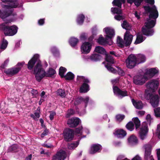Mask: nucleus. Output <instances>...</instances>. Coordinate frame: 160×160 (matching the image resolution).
<instances>
[{"label":"nucleus","instance_id":"obj_1","mask_svg":"<svg viewBox=\"0 0 160 160\" xmlns=\"http://www.w3.org/2000/svg\"><path fill=\"white\" fill-rule=\"evenodd\" d=\"M143 8L145 10V13L148 15L149 19H147L145 26L147 28H152L155 25L156 19L158 17V12L155 6L150 7L148 5L143 6Z\"/></svg>","mask_w":160,"mask_h":160},{"label":"nucleus","instance_id":"obj_57","mask_svg":"<svg viewBox=\"0 0 160 160\" xmlns=\"http://www.w3.org/2000/svg\"><path fill=\"white\" fill-rule=\"evenodd\" d=\"M144 1L146 3L152 6L151 7L153 6H155L154 5L155 3L154 0H144ZM150 7H151L150 6Z\"/></svg>","mask_w":160,"mask_h":160},{"label":"nucleus","instance_id":"obj_13","mask_svg":"<svg viewBox=\"0 0 160 160\" xmlns=\"http://www.w3.org/2000/svg\"><path fill=\"white\" fill-rule=\"evenodd\" d=\"M92 47V44L89 42L83 43L81 47L82 52L85 54L89 53Z\"/></svg>","mask_w":160,"mask_h":160},{"label":"nucleus","instance_id":"obj_35","mask_svg":"<svg viewBox=\"0 0 160 160\" xmlns=\"http://www.w3.org/2000/svg\"><path fill=\"white\" fill-rule=\"evenodd\" d=\"M79 144V140L76 141L72 143H69L68 144V148L69 149H74Z\"/></svg>","mask_w":160,"mask_h":160},{"label":"nucleus","instance_id":"obj_6","mask_svg":"<svg viewBox=\"0 0 160 160\" xmlns=\"http://www.w3.org/2000/svg\"><path fill=\"white\" fill-rule=\"evenodd\" d=\"M25 64V62H18L16 67L9 68L4 71V72L8 76L12 77L17 74L21 70V68Z\"/></svg>","mask_w":160,"mask_h":160},{"label":"nucleus","instance_id":"obj_22","mask_svg":"<svg viewBox=\"0 0 160 160\" xmlns=\"http://www.w3.org/2000/svg\"><path fill=\"white\" fill-rule=\"evenodd\" d=\"M105 32L106 34V37L110 39H111L115 35V31L113 29L109 27L104 28Z\"/></svg>","mask_w":160,"mask_h":160},{"label":"nucleus","instance_id":"obj_48","mask_svg":"<svg viewBox=\"0 0 160 160\" xmlns=\"http://www.w3.org/2000/svg\"><path fill=\"white\" fill-rule=\"evenodd\" d=\"M98 42L100 45H103L107 42V39L104 38L103 37H99L98 39Z\"/></svg>","mask_w":160,"mask_h":160},{"label":"nucleus","instance_id":"obj_26","mask_svg":"<svg viewBox=\"0 0 160 160\" xmlns=\"http://www.w3.org/2000/svg\"><path fill=\"white\" fill-rule=\"evenodd\" d=\"M89 89V86L88 84L83 83L80 88L79 92L81 93H85L88 91Z\"/></svg>","mask_w":160,"mask_h":160},{"label":"nucleus","instance_id":"obj_21","mask_svg":"<svg viewBox=\"0 0 160 160\" xmlns=\"http://www.w3.org/2000/svg\"><path fill=\"white\" fill-rule=\"evenodd\" d=\"M102 149V146L99 144L92 145L90 153L91 154H94L97 152H100Z\"/></svg>","mask_w":160,"mask_h":160},{"label":"nucleus","instance_id":"obj_3","mask_svg":"<svg viewBox=\"0 0 160 160\" xmlns=\"http://www.w3.org/2000/svg\"><path fill=\"white\" fill-rule=\"evenodd\" d=\"M18 28L15 25L9 26L4 23L0 24V30L3 32L5 36L14 35L17 33Z\"/></svg>","mask_w":160,"mask_h":160},{"label":"nucleus","instance_id":"obj_37","mask_svg":"<svg viewBox=\"0 0 160 160\" xmlns=\"http://www.w3.org/2000/svg\"><path fill=\"white\" fill-rule=\"evenodd\" d=\"M18 146L16 144H13L10 146L7 150L8 152H16L18 151Z\"/></svg>","mask_w":160,"mask_h":160},{"label":"nucleus","instance_id":"obj_40","mask_svg":"<svg viewBox=\"0 0 160 160\" xmlns=\"http://www.w3.org/2000/svg\"><path fill=\"white\" fill-rule=\"evenodd\" d=\"M85 17L83 14L79 15L77 19V22L79 25H82L84 20Z\"/></svg>","mask_w":160,"mask_h":160},{"label":"nucleus","instance_id":"obj_10","mask_svg":"<svg viewBox=\"0 0 160 160\" xmlns=\"http://www.w3.org/2000/svg\"><path fill=\"white\" fill-rule=\"evenodd\" d=\"M39 56L38 54H35L28 61L27 64H26L28 69L29 70H32L34 69L35 67V64L38 63L39 61H41L39 59Z\"/></svg>","mask_w":160,"mask_h":160},{"label":"nucleus","instance_id":"obj_58","mask_svg":"<svg viewBox=\"0 0 160 160\" xmlns=\"http://www.w3.org/2000/svg\"><path fill=\"white\" fill-rule=\"evenodd\" d=\"M9 62V60L7 59L5 60L4 62V63L2 64L0 67L4 69L5 68V67H6L8 62Z\"/></svg>","mask_w":160,"mask_h":160},{"label":"nucleus","instance_id":"obj_7","mask_svg":"<svg viewBox=\"0 0 160 160\" xmlns=\"http://www.w3.org/2000/svg\"><path fill=\"white\" fill-rule=\"evenodd\" d=\"M139 129L138 137L142 140H144L147 138L149 130L147 123L146 122H143Z\"/></svg>","mask_w":160,"mask_h":160},{"label":"nucleus","instance_id":"obj_55","mask_svg":"<svg viewBox=\"0 0 160 160\" xmlns=\"http://www.w3.org/2000/svg\"><path fill=\"white\" fill-rule=\"evenodd\" d=\"M79 78L81 79H83V83H85V84H88V83H89L90 81L87 78H85V77L82 76H78L77 77V80L79 79Z\"/></svg>","mask_w":160,"mask_h":160},{"label":"nucleus","instance_id":"obj_11","mask_svg":"<svg viewBox=\"0 0 160 160\" xmlns=\"http://www.w3.org/2000/svg\"><path fill=\"white\" fill-rule=\"evenodd\" d=\"M143 147L145 149L144 159L145 160H148V159H151L153 158L151 155L152 149V146L149 144H145Z\"/></svg>","mask_w":160,"mask_h":160},{"label":"nucleus","instance_id":"obj_23","mask_svg":"<svg viewBox=\"0 0 160 160\" xmlns=\"http://www.w3.org/2000/svg\"><path fill=\"white\" fill-rule=\"evenodd\" d=\"M117 137L119 138H123L126 136L127 133L126 132L122 129H118L114 132Z\"/></svg>","mask_w":160,"mask_h":160},{"label":"nucleus","instance_id":"obj_8","mask_svg":"<svg viewBox=\"0 0 160 160\" xmlns=\"http://www.w3.org/2000/svg\"><path fill=\"white\" fill-rule=\"evenodd\" d=\"M137 63L136 56L133 54L129 55L126 60V65L128 68H133L136 66Z\"/></svg>","mask_w":160,"mask_h":160},{"label":"nucleus","instance_id":"obj_38","mask_svg":"<svg viewBox=\"0 0 160 160\" xmlns=\"http://www.w3.org/2000/svg\"><path fill=\"white\" fill-rule=\"evenodd\" d=\"M133 122L136 130V131L138 130L141 126L140 120L138 117H136L134 118Z\"/></svg>","mask_w":160,"mask_h":160},{"label":"nucleus","instance_id":"obj_44","mask_svg":"<svg viewBox=\"0 0 160 160\" xmlns=\"http://www.w3.org/2000/svg\"><path fill=\"white\" fill-rule=\"evenodd\" d=\"M105 67L109 72L113 73L116 72L117 70L114 68L112 67V65L110 64L107 63L105 65Z\"/></svg>","mask_w":160,"mask_h":160},{"label":"nucleus","instance_id":"obj_9","mask_svg":"<svg viewBox=\"0 0 160 160\" xmlns=\"http://www.w3.org/2000/svg\"><path fill=\"white\" fill-rule=\"evenodd\" d=\"M74 134V132L73 129L68 128L64 130L63 137L66 141L69 142L73 139Z\"/></svg>","mask_w":160,"mask_h":160},{"label":"nucleus","instance_id":"obj_28","mask_svg":"<svg viewBox=\"0 0 160 160\" xmlns=\"http://www.w3.org/2000/svg\"><path fill=\"white\" fill-rule=\"evenodd\" d=\"M132 102L134 106L137 109H141L143 107V104L141 101L136 102L133 98L132 99Z\"/></svg>","mask_w":160,"mask_h":160},{"label":"nucleus","instance_id":"obj_14","mask_svg":"<svg viewBox=\"0 0 160 160\" xmlns=\"http://www.w3.org/2000/svg\"><path fill=\"white\" fill-rule=\"evenodd\" d=\"M113 90L115 94L118 95L121 98L128 96L127 91L126 90L122 91L117 86H113Z\"/></svg>","mask_w":160,"mask_h":160},{"label":"nucleus","instance_id":"obj_42","mask_svg":"<svg viewBox=\"0 0 160 160\" xmlns=\"http://www.w3.org/2000/svg\"><path fill=\"white\" fill-rule=\"evenodd\" d=\"M105 55H106L105 59L107 62L112 64L114 63L115 61L113 59V57L109 54H106Z\"/></svg>","mask_w":160,"mask_h":160},{"label":"nucleus","instance_id":"obj_33","mask_svg":"<svg viewBox=\"0 0 160 160\" xmlns=\"http://www.w3.org/2000/svg\"><path fill=\"white\" fill-rule=\"evenodd\" d=\"M122 27L127 30H130L131 28V25L126 20H124L121 24Z\"/></svg>","mask_w":160,"mask_h":160},{"label":"nucleus","instance_id":"obj_45","mask_svg":"<svg viewBox=\"0 0 160 160\" xmlns=\"http://www.w3.org/2000/svg\"><path fill=\"white\" fill-rule=\"evenodd\" d=\"M117 44L121 48L124 47V41L119 36H118L117 37Z\"/></svg>","mask_w":160,"mask_h":160},{"label":"nucleus","instance_id":"obj_27","mask_svg":"<svg viewBox=\"0 0 160 160\" xmlns=\"http://www.w3.org/2000/svg\"><path fill=\"white\" fill-rule=\"evenodd\" d=\"M136 61L138 64L144 62L146 60L145 56L140 54L137 55L136 56Z\"/></svg>","mask_w":160,"mask_h":160},{"label":"nucleus","instance_id":"obj_36","mask_svg":"<svg viewBox=\"0 0 160 160\" xmlns=\"http://www.w3.org/2000/svg\"><path fill=\"white\" fill-rule=\"evenodd\" d=\"M75 76L72 72H69L67 73L64 76L63 78L66 80H72L74 79Z\"/></svg>","mask_w":160,"mask_h":160},{"label":"nucleus","instance_id":"obj_59","mask_svg":"<svg viewBox=\"0 0 160 160\" xmlns=\"http://www.w3.org/2000/svg\"><path fill=\"white\" fill-rule=\"evenodd\" d=\"M51 113H50L49 115V118L51 120H52L53 119L54 116L56 115V113L55 112L53 111H52L50 112Z\"/></svg>","mask_w":160,"mask_h":160},{"label":"nucleus","instance_id":"obj_64","mask_svg":"<svg viewBox=\"0 0 160 160\" xmlns=\"http://www.w3.org/2000/svg\"><path fill=\"white\" fill-rule=\"evenodd\" d=\"M82 128V126L77 128L76 129L75 132L77 134H80L81 133V130Z\"/></svg>","mask_w":160,"mask_h":160},{"label":"nucleus","instance_id":"obj_16","mask_svg":"<svg viewBox=\"0 0 160 160\" xmlns=\"http://www.w3.org/2000/svg\"><path fill=\"white\" fill-rule=\"evenodd\" d=\"M133 36L130 34V32L127 31L124 34V39L125 46L126 47L129 46L132 43Z\"/></svg>","mask_w":160,"mask_h":160},{"label":"nucleus","instance_id":"obj_31","mask_svg":"<svg viewBox=\"0 0 160 160\" xmlns=\"http://www.w3.org/2000/svg\"><path fill=\"white\" fill-rule=\"evenodd\" d=\"M94 51L98 53L105 55L106 52L105 50L103 47L100 46H98L96 47Z\"/></svg>","mask_w":160,"mask_h":160},{"label":"nucleus","instance_id":"obj_54","mask_svg":"<svg viewBox=\"0 0 160 160\" xmlns=\"http://www.w3.org/2000/svg\"><path fill=\"white\" fill-rule=\"evenodd\" d=\"M114 18L115 19L118 21H120L124 19L122 14H118L117 15H115L114 17Z\"/></svg>","mask_w":160,"mask_h":160},{"label":"nucleus","instance_id":"obj_61","mask_svg":"<svg viewBox=\"0 0 160 160\" xmlns=\"http://www.w3.org/2000/svg\"><path fill=\"white\" fill-rule=\"evenodd\" d=\"M118 73L121 76H124L125 74L124 71L120 68L118 69Z\"/></svg>","mask_w":160,"mask_h":160},{"label":"nucleus","instance_id":"obj_17","mask_svg":"<svg viewBox=\"0 0 160 160\" xmlns=\"http://www.w3.org/2000/svg\"><path fill=\"white\" fill-rule=\"evenodd\" d=\"M80 119L78 118H72L68 120L67 124L68 126L71 128H74L79 123Z\"/></svg>","mask_w":160,"mask_h":160},{"label":"nucleus","instance_id":"obj_20","mask_svg":"<svg viewBox=\"0 0 160 160\" xmlns=\"http://www.w3.org/2000/svg\"><path fill=\"white\" fill-rule=\"evenodd\" d=\"M9 2L8 5H5V6L7 8H15L17 7H21L22 6V4L21 3L19 4L18 1L17 0H10L6 2Z\"/></svg>","mask_w":160,"mask_h":160},{"label":"nucleus","instance_id":"obj_18","mask_svg":"<svg viewBox=\"0 0 160 160\" xmlns=\"http://www.w3.org/2000/svg\"><path fill=\"white\" fill-rule=\"evenodd\" d=\"M89 100V98L88 97H87L85 98L81 97H78L75 101L74 105L76 106H77L81 104L82 102H83L85 103V107L86 108L88 103Z\"/></svg>","mask_w":160,"mask_h":160},{"label":"nucleus","instance_id":"obj_41","mask_svg":"<svg viewBox=\"0 0 160 160\" xmlns=\"http://www.w3.org/2000/svg\"><path fill=\"white\" fill-rule=\"evenodd\" d=\"M126 127L128 130L132 131L134 129V124L132 121L129 122L126 125Z\"/></svg>","mask_w":160,"mask_h":160},{"label":"nucleus","instance_id":"obj_5","mask_svg":"<svg viewBox=\"0 0 160 160\" xmlns=\"http://www.w3.org/2000/svg\"><path fill=\"white\" fill-rule=\"evenodd\" d=\"M159 85V82L156 80H152L148 82L146 85L147 89L145 91V93L155 92Z\"/></svg>","mask_w":160,"mask_h":160},{"label":"nucleus","instance_id":"obj_43","mask_svg":"<svg viewBox=\"0 0 160 160\" xmlns=\"http://www.w3.org/2000/svg\"><path fill=\"white\" fill-rule=\"evenodd\" d=\"M67 69L63 67H60L59 69V75L61 77V78H64V73L67 71Z\"/></svg>","mask_w":160,"mask_h":160},{"label":"nucleus","instance_id":"obj_50","mask_svg":"<svg viewBox=\"0 0 160 160\" xmlns=\"http://www.w3.org/2000/svg\"><path fill=\"white\" fill-rule=\"evenodd\" d=\"M8 44V42L6 40L3 39V41L2 42L0 48L4 50L7 48Z\"/></svg>","mask_w":160,"mask_h":160},{"label":"nucleus","instance_id":"obj_51","mask_svg":"<svg viewBox=\"0 0 160 160\" xmlns=\"http://www.w3.org/2000/svg\"><path fill=\"white\" fill-rule=\"evenodd\" d=\"M125 118V116L121 114H118L115 116V118L117 121L119 122H121Z\"/></svg>","mask_w":160,"mask_h":160},{"label":"nucleus","instance_id":"obj_47","mask_svg":"<svg viewBox=\"0 0 160 160\" xmlns=\"http://www.w3.org/2000/svg\"><path fill=\"white\" fill-rule=\"evenodd\" d=\"M112 3L114 6H117L118 8H122V2L120 0H113Z\"/></svg>","mask_w":160,"mask_h":160},{"label":"nucleus","instance_id":"obj_32","mask_svg":"<svg viewBox=\"0 0 160 160\" xmlns=\"http://www.w3.org/2000/svg\"><path fill=\"white\" fill-rule=\"evenodd\" d=\"M79 42L78 39L74 37L71 38L69 40V43L70 45L72 47L76 46Z\"/></svg>","mask_w":160,"mask_h":160},{"label":"nucleus","instance_id":"obj_53","mask_svg":"<svg viewBox=\"0 0 160 160\" xmlns=\"http://www.w3.org/2000/svg\"><path fill=\"white\" fill-rule=\"evenodd\" d=\"M75 113V111L72 108L68 110V113L66 115V117L68 118L71 116L73 115Z\"/></svg>","mask_w":160,"mask_h":160},{"label":"nucleus","instance_id":"obj_4","mask_svg":"<svg viewBox=\"0 0 160 160\" xmlns=\"http://www.w3.org/2000/svg\"><path fill=\"white\" fill-rule=\"evenodd\" d=\"M146 99L149 101L152 106L154 108L157 107L159 104V97L154 92L145 93Z\"/></svg>","mask_w":160,"mask_h":160},{"label":"nucleus","instance_id":"obj_2","mask_svg":"<svg viewBox=\"0 0 160 160\" xmlns=\"http://www.w3.org/2000/svg\"><path fill=\"white\" fill-rule=\"evenodd\" d=\"M56 73V71L52 68H50L46 72L42 67L41 61H39L36 64L33 71V74L35 75L36 80L38 82H40L45 76L47 77L52 78Z\"/></svg>","mask_w":160,"mask_h":160},{"label":"nucleus","instance_id":"obj_60","mask_svg":"<svg viewBox=\"0 0 160 160\" xmlns=\"http://www.w3.org/2000/svg\"><path fill=\"white\" fill-rule=\"evenodd\" d=\"M49 131L47 128H46L43 131V132L41 135L42 138L44 137L45 136L47 135Z\"/></svg>","mask_w":160,"mask_h":160},{"label":"nucleus","instance_id":"obj_52","mask_svg":"<svg viewBox=\"0 0 160 160\" xmlns=\"http://www.w3.org/2000/svg\"><path fill=\"white\" fill-rule=\"evenodd\" d=\"M154 110L155 117L158 118H160V107L156 108Z\"/></svg>","mask_w":160,"mask_h":160},{"label":"nucleus","instance_id":"obj_34","mask_svg":"<svg viewBox=\"0 0 160 160\" xmlns=\"http://www.w3.org/2000/svg\"><path fill=\"white\" fill-rule=\"evenodd\" d=\"M158 71L155 68H152L149 69L147 71V73L148 75L151 77L154 76L157 73H158Z\"/></svg>","mask_w":160,"mask_h":160},{"label":"nucleus","instance_id":"obj_25","mask_svg":"<svg viewBox=\"0 0 160 160\" xmlns=\"http://www.w3.org/2000/svg\"><path fill=\"white\" fill-rule=\"evenodd\" d=\"M12 10H8L1 12L0 10V18L4 19L12 14Z\"/></svg>","mask_w":160,"mask_h":160},{"label":"nucleus","instance_id":"obj_15","mask_svg":"<svg viewBox=\"0 0 160 160\" xmlns=\"http://www.w3.org/2000/svg\"><path fill=\"white\" fill-rule=\"evenodd\" d=\"M147 80L146 78L142 75H137L134 77L133 82L136 84L142 85L146 82Z\"/></svg>","mask_w":160,"mask_h":160},{"label":"nucleus","instance_id":"obj_19","mask_svg":"<svg viewBox=\"0 0 160 160\" xmlns=\"http://www.w3.org/2000/svg\"><path fill=\"white\" fill-rule=\"evenodd\" d=\"M142 32L143 35H144L147 36H151L153 35L154 30L153 28L143 26L142 28Z\"/></svg>","mask_w":160,"mask_h":160},{"label":"nucleus","instance_id":"obj_63","mask_svg":"<svg viewBox=\"0 0 160 160\" xmlns=\"http://www.w3.org/2000/svg\"><path fill=\"white\" fill-rule=\"evenodd\" d=\"M87 38V36L85 33H82L80 35V39L81 40H85Z\"/></svg>","mask_w":160,"mask_h":160},{"label":"nucleus","instance_id":"obj_56","mask_svg":"<svg viewBox=\"0 0 160 160\" xmlns=\"http://www.w3.org/2000/svg\"><path fill=\"white\" fill-rule=\"evenodd\" d=\"M144 0H134L133 3H134L135 6L137 7H138L140 6L141 3Z\"/></svg>","mask_w":160,"mask_h":160},{"label":"nucleus","instance_id":"obj_62","mask_svg":"<svg viewBox=\"0 0 160 160\" xmlns=\"http://www.w3.org/2000/svg\"><path fill=\"white\" fill-rule=\"evenodd\" d=\"M45 18L40 19L38 20V23L40 26L43 25L45 23Z\"/></svg>","mask_w":160,"mask_h":160},{"label":"nucleus","instance_id":"obj_24","mask_svg":"<svg viewBox=\"0 0 160 160\" xmlns=\"http://www.w3.org/2000/svg\"><path fill=\"white\" fill-rule=\"evenodd\" d=\"M128 142L132 145H136L138 143V140L136 136L133 134L131 135L128 139Z\"/></svg>","mask_w":160,"mask_h":160},{"label":"nucleus","instance_id":"obj_49","mask_svg":"<svg viewBox=\"0 0 160 160\" xmlns=\"http://www.w3.org/2000/svg\"><path fill=\"white\" fill-rule=\"evenodd\" d=\"M57 94L60 96L62 98L65 97L66 93L65 90L62 89L58 90L57 91Z\"/></svg>","mask_w":160,"mask_h":160},{"label":"nucleus","instance_id":"obj_12","mask_svg":"<svg viewBox=\"0 0 160 160\" xmlns=\"http://www.w3.org/2000/svg\"><path fill=\"white\" fill-rule=\"evenodd\" d=\"M67 157V153L65 151L60 149L57 152L52 158V160H64Z\"/></svg>","mask_w":160,"mask_h":160},{"label":"nucleus","instance_id":"obj_39","mask_svg":"<svg viewBox=\"0 0 160 160\" xmlns=\"http://www.w3.org/2000/svg\"><path fill=\"white\" fill-rule=\"evenodd\" d=\"M111 10L113 14H122L121 8L118 7L112 8Z\"/></svg>","mask_w":160,"mask_h":160},{"label":"nucleus","instance_id":"obj_29","mask_svg":"<svg viewBox=\"0 0 160 160\" xmlns=\"http://www.w3.org/2000/svg\"><path fill=\"white\" fill-rule=\"evenodd\" d=\"M146 38H144L142 35L138 33L137 35V38L134 44H137L142 42Z\"/></svg>","mask_w":160,"mask_h":160},{"label":"nucleus","instance_id":"obj_30","mask_svg":"<svg viewBox=\"0 0 160 160\" xmlns=\"http://www.w3.org/2000/svg\"><path fill=\"white\" fill-rule=\"evenodd\" d=\"M102 57V56L97 53H93L90 57V59L93 61H98L100 60Z\"/></svg>","mask_w":160,"mask_h":160},{"label":"nucleus","instance_id":"obj_46","mask_svg":"<svg viewBox=\"0 0 160 160\" xmlns=\"http://www.w3.org/2000/svg\"><path fill=\"white\" fill-rule=\"evenodd\" d=\"M51 51L53 55L55 57H58L59 55V52L55 47H52L51 49Z\"/></svg>","mask_w":160,"mask_h":160}]
</instances>
